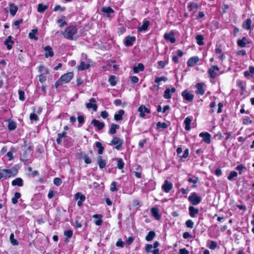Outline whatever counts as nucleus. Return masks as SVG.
I'll list each match as a JSON object with an SVG mask.
<instances>
[{"mask_svg": "<svg viewBox=\"0 0 254 254\" xmlns=\"http://www.w3.org/2000/svg\"><path fill=\"white\" fill-rule=\"evenodd\" d=\"M77 28L74 25H71L67 27L62 34L64 37L68 40H72L73 39V36L77 32Z\"/></svg>", "mask_w": 254, "mask_h": 254, "instance_id": "1", "label": "nucleus"}, {"mask_svg": "<svg viewBox=\"0 0 254 254\" xmlns=\"http://www.w3.org/2000/svg\"><path fill=\"white\" fill-rule=\"evenodd\" d=\"M188 200L192 205H196L201 202V198L196 193L193 192L189 196Z\"/></svg>", "mask_w": 254, "mask_h": 254, "instance_id": "2", "label": "nucleus"}, {"mask_svg": "<svg viewBox=\"0 0 254 254\" xmlns=\"http://www.w3.org/2000/svg\"><path fill=\"white\" fill-rule=\"evenodd\" d=\"M123 144V140L117 136H114L110 143V145H116L115 148L117 150H120Z\"/></svg>", "mask_w": 254, "mask_h": 254, "instance_id": "3", "label": "nucleus"}, {"mask_svg": "<svg viewBox=\"0 0 254 254\" xmlns=\"http://www.w3.org/2000/svg\"><path fill=\"white\" fill-rule=\"evenodd\" d=\"M219 70V68L216 65H212L208 70V73L210 77L211 78H215L217 76L216 71Z\"/></svg>", "mask_w": 254, "mask_h": 254, "instance_id": "4", "label": "nucleus"}, {"mask_svg": "<svg viewBox=\"0 0 254 254\" xmlns=\"http://www.w3.org/2000/svg\"><path fill=\"white\" fill-rule=\"evenodd\" d=\"M182 96L184 99L189 102L192 101L194 96L190 92L185 90L182 92Z\"/></svg>", "mask_w": 254, "mask_h": 254, "instance_id": "5", "label": "nucleus"}, {"mask_svg": "<svg viewBox=\"0 0 254 254\" xmlns=\"http://www.w3.org/2000/svg\"><path fill=\"white\" fill-rule=\"evenodd\" d=\"M174 35V33L172 31L169 33H165L164 35V38L166 40L170 41L171 43H174L176 42V38Z\"/></svg>", "mask_w": 254, "mask_h": 254, "instance_id": "6", "label": "nucleus"}, {"mask_svg": "<svg viewBox=\"0 0 254 254\" xmlns=\"http://www.w3.org/2000/svg\"><path fill=\"white\" fill-rule=\"evenodd\" d=\"M138 111L139 113L140 117L141 118L144 117L145 113L149 114L150 113V110L142 105L138 107Z\"/></svg>", "mask_w": 254, "mask_h": 254, "instance_id": "7", "label": "nucleus"}, {"mask_svg": "<svg viewBox=\"0 0 254 254\" xmlns=\"http://www.w3.org/2000/svg\"><path fill=\"white\" fill-rule=\"evenodd\" d=\"M89 103H86V107L87 109H92L94 111H96L97 109V106L95 104V99L94 98H91L89 100Z\"/></svg>", "mask_w": 254, "mask_h": 254, "instance_id": "8", "label": "nucleus"}, {"mask_svg": "<svg viewBox=\"0 0 254 254\" xmlns=\"http://www.w3.org/2000/svg\"><path fill=\"white\" fill-rule=\"evenodd\" d=\"M172 188L173 184L167 180H165L162 186V189L166 193H168Z\"/></svg>", "mask_w": 254, "mask_h": 254, "instance_id": "9", "label": "nucleus"}, {"mask_svg": "<svg viewBox=\"0 0 254 254\" xmlns=\"http://www.w3.org/2000/svg\"><path fill=\"white\" fill-rule=\"evenodd\" d=\"M73 76L72 72H68L63 75L60 78L64 83H67L72 78Z\"/></svg>", "mask_w": 254, "mask_h": 254, "instance_id": "10", "label": "nucleus"}, {"mask_svg": "<svg viewBox=\"0 0 254 254\" xmlns=\"http://www.w3.org/2000/svg\"><path fill=\"white\" fill-rule=\"evenodd\" d=\"M199 136L202 137L203 141L205 143L209 144L211 142V135L206 132H201L199 134Z\"/></svg>", "mask_w": 254, "mask_h": 254, "instance_id": "11", "label": "nucleus"}, {"mask_svg": "<svg viewBox=\"0 0 254 254\" xmlns=\"http://www.w3.org/2000/svg\"><path fill=\"white\" fill-rule=\"evenodd\" d=\"M204 83H197L196 84V90L195 91L197 94L202 95L204 94L205 91L203 89Z\"/></svg>", "mask_w": 254, "mask_h": 254, "instance_id": "12", "label": "nucleus"}, {"mask_svg": "<svg viewBox=\"0 0 254 254\" xmlns=\"http://www.w3.org/2000/svg\"><path fill=\"white\" fill-rule=\"evenodd\" d=\"M91 124H92L94 127H96L99 130L102 129L105 126L104 123L100 122L96 119H93L92 121Z\"/></svg>", "mask_w": 254, "mask_h": 254, "instance_id": "13", "label": "nucleus"}, {"mask_svg": "<svg viewBox=\"0 0 254 254\" xmlns=\"http://www.w3.org/2000/svg\"><path fill=\"white\" fill-rule=\"evenodd\" d=\"M189 214L191 217H195L199 212V210L197 208H195L192 206L189 207Z\"/></svg>", "mask_w": 254, "mask_h": 254, "instance_id": "14", "label": "nucleus"}, {"mask_svg": "<svg viewBox=\"0 0 254 254\" xmlns=\"http://www.w3.org/2000/svg\"><path fill=\"white\" fill-rule=\"evenodd\" d=\"M251 43V42L248 41L247 39L245 37H243L241 39H238L237 40L238 45L241 48L245 47L247 44Z\"/></svg>", "mask_w": 254, "mask_h": 254, "instance_id": "15", "label": "nucleus"}, {"mask_svg": "<svg viewBox=\"0 0 254 254\" xmlns=\"http://www.w3.org/2000/svg\"><path fill=\"white\" fill-rule=\"evenodd\" d=\"M135 39V37L134 36H127L126 38L125 44L127 47L131 46L133 45Z\"/></svg>", "mask_w": 254, "mask_h": 254, "instance_id": "16", "label": "nucleus"}, {"mask_svg": "<svg viewBox=\"0 0 254 254\" xmlns=\"http://www.w3.org/2000/svg\"><path fill=\"white\" fill-rule=\"evenodd\" d=\"M198 60L199 59L197 57H192L188 61L187 65L190 67L193 66L197 63Z\"/></svg>", "mask_w": 254, "mask_h": 254, "instance_id": "17", "label": "nucleus"}, {"mask_svg": "<svg viewBox=\"0 0 254 254\" xmlns=\"http://www.w3.org/2000/svg\"><path fill=\"white\" fill-rule=\"evenodd\" d=\"M90 65L89 63L83 61H81L79 65L77 66V69L79 70H83L89 68Z\"/></svg>", "mask_w": 254, "mask_h": 254, "instance_id": "18", "label": "nucleus"}, {"mask_svg": "<svg viewBox=\"0 0 254 254\" xmlns=\"http://www.w3.org/2000/svg\"><path fill=\"white\" fill-rule=\"evenodd\" d=\"M14 44V41L12 40V37L9 36L4 42V44L6 46L7 49L9 50L12 48V45Z\"/></svg>", "mask_w": 254, "mask_h": 254, "instance_id": "19", "label": "nucleus"}, {"mask_svg": "<svg viewBox=\"0 0 254 254\" xmlns=\"http://www.w3.org/2000/svg\"><path fill=\"white\" fill-rule=\"evenodd\" d=\"M44 50L45 51V57L46 58L52 57L54 56V53L52 51V48L47 46L45 47Z\"/></svg>", "mask_w": 254, "mask_h": 254, "instance_id": "20", "label": "nucleus"}, {"mask_svg": "<svg viewBox=\"0 0 254 254\" xmlns=\"http://www.w3.org/2000/svg\"><path fill=\"white\" fill-rule=\"evenodd\" d=\"M9 6L10 14L12 16H14L18 10L17 6L13 3H10Z\"/></svg>", "mask_w": 254, "mask_h": 254, "instance_id": "21", "label": "nucleus"}, {"mask_svg": "<svg viewBox=\"0 0 254 254\" xmlns=\"http://www.w3.org/2000/svg\"><path fill=\"white\" fill-rule=\"evenodd\" d=\"M97 161L100 169H103L105 167L106 165V161L103 159L102 156H98L97 159Z\"/></svg>", "mask_w": 254, "mask_h": 254, "instance_id": "22", "label": "nucleus"}, {"mask_svg": "<svg viewBox=\"0 0 254 254\" xmlns=\"http://www.w3.org/2000/svg\"><path fill=\"white\" fill-rule=\"evenodd\" d=\"M8 123L7 127L8 130L11 131L14 130L17 127V124L11 120H7Z\"/></svg>", "mask_w": 254, "mask_h": 254, "instance_id": "23", "label": "nucleus"}, {"mask_svg": "<svg viewBox=\"0 0 254 254\" xmlns=\"http://www.w3.org/2000/svg\"><path fill=\"white\" fill-rule=\"evenodd\" d=\"M125 114V111L123 110H120L119 111L117 114H115L114 115V119L117 121H121L123 119V116Z\"/></svg>", "mask_w": 254, "mask_h": 254, "instance_id": "24", "label": "nucleus"}, {"mask_svg": "<svg viewBox=\"0 0 254 254\" xmlns=\"http://www.w3.org/2000/svg\"><path fill=\"white\" fill-rule=\"evenodd\" d=\"M158 211L159 210L158 208L153 207L151 209V214L156 220H159L160 219V215L159 214Z\"/></svg>", "mask_w": 254, "mask_h": 254, "instance_id": "25", "label": "nucleus"}, {"mask_svg": "<svg viewBox=\"0 0 254 254\" xmlns=\"http://www.w3.org/2000/svg\"><path fill=\"white\" fill-rule=\"evenodd\" d=\"M150 22L149 21H145L143 22L141 26L138 27V31L139 32L145 31L147 30Z\"/></svg>", "mask_w": 254, "mask_h": 254, "instance_id": "26", "label": "nucleus"}, {"mask_svg": "<svg viewBox=\"0 0 254 254\" xmlns=\"http://www.w3.org/2000/svg\"><path fill=\"white\" fill-rule=\"evenodd\" d=\"M11 184L12 186H18L22 187L23 185V180L20 178H17L12 181Z\"/></svg>", "mask_w": 254, "mask_h": 254, "instance_id": "27", "label": "nucleus"}, {"mask_svg": "<svg viewBox=\"0 0 254 254\" xmlns=\"http://www.w3.org/2000/svg\"><path fill=\"white\" fill-rule=\"evenodd\" d=\"M101 11L106 14L107 17H109L111 13L114 12V10L110 7H104L102 8Z\"/></svg>", "mask_w": 254, "mask_h": 254, "instance_id": "28", "label": "nucleus"}, {"mask_svg": "<svg viewBox=\"0 0 254 254\" xmlns=\"http://www.w3.org/2000/svg\"><path fill=\"white\" fill-rule=\"evenodd\" d=\"M252 24V20L250 19H246L243 23L242 27L243 28L250 30Z\"/></svg>", "mask_w": 254, "mask_h": 254, "instance_id": "29", "label": "nucleus"}, {"mask_svg": "<svg viewBox=\"0 0 254 254\" xmlns=\"http://www.w3.org/2000/svg\"><path fill=\"white\" fill-rule=\"evenodd\" d=\"M144 65L141 63L138 64L136 66L133 67V71L135 73H138L140 71H142L144 70Z\"/></svg>", "mask_w": 254, "mask_h": 254, "instance_id": "30", "label": "nucleus"}, {"mask_svg": "<svg viewBox=\"0 0 254 254\" xmlns=\"http://www.w3.org/2000/svg\"><path fill=\"white\" fill-rule=\"evenodd\" d=\"M191 122V119L189 117L186 118L184 121V124L185 125V129L186 130H190L191 128L190 123Z\"/></svg>", "mask_w": 254, "mask_h": 254, "instance_id": "31", "label": "nucleus"}, {"mask_svg": "<svg viewBox=\"0 0 254 254\" xmlns=\"http://www.w3.org/2000/svg\"><path fill=\"white\" fill-rule=\"evenodd\" d=\"M64 235L66 237L64 241L68 243L69 242L68 239L71 238L73 235L72 231L71 230H66L64 232Z\"/></svg>", "mask_w": 254, "mask_h": 254, "instance_id": "32", "label": "nucleus"}, {"mask_svg": "<svg viewBox=\"0 0 254 254\" xmlns=\"http://www.w3.org/2000/svg\"><path fill=\"white\" fill-rule=\"evenodd\" d=\"M38 30L36 29H33L31 32L29 33V37L31 39H34L35 40H38V37L35 35L37 34Z\"/></svg>", "mask_w": 254, "mask_h": 254, "instance_id": "33", "label": "nucleus"}, {"mask_svg": "<svg viewBox=\"0 0 254 254\" xmlns=\"http://www.w3.org/2000/svg\"><path fill=\"white\" fill-rule=\"evenodd\" d=\"M155 236V233L154 231H150L145 237L147 241H151Z\"/></svg>", "mask_w": 254, "mask_h": 254, "instance_id": "34", "label": "nucleus"}, {"mask_svg": "<svg viewBox=\"0 0 254 254\" xmlns=\"http://www.w3.org/2000/svg\"><path fill=\"white\" fill-rule=\"evenodd\" d=\"M120 127V126L118 125L112 124L111 126V128L110 129V133L111 134H114L116 133V130L117 129H119Z\"/></svg>", "mask_w": 254, "mask_h": 254, "instance_id": "35", "label": "nucleus"}, {"mask_svg": "<svg viewBox=\"0 0 254 254\" xmlns=\"http://www.w3.org/2000/svg\"><path fill=\"white\" fill-rule=\"evenodd\" d=\"M95 145L96 147L98 148V153L100 155L102 154L104 149V147L102 146L101 143L100 142H96Z\"/></svg>", "mask_w": 254, "mask_h": 254, "instance_id": "36", "label": "nucleus"}, {"mask_svg": "<svg viewBox=\"0 0 254 254\" xmlns=\"http://www.w3.org/2000/svg\"><path fill=\"white\" fill-rule=\"evenodd\" d=\"M48 8V5H43V4L40 3L38 5L37 10L39 12L42 13L45 11Z\"/></svg>", "mask_w": 254, "mask_h": 254, "instance_id": "37", "label": "nucleus"}, {"mask_svg": "<svg viewBox=\"0 0 254 254\" xmlns=\"http://www.w3.org/2000/svg\"><path fill=\"white\" fill-rule=\"evenodd\" d=\"M172 97V93L170 89L166 88L164 93V98L166 99H170Z\"/></svg>", "mask_w": 254, "mask_h": 254, "instance_id": "38", "label": "nucleus"}, {"mask_svg": "<svg viewBox=\"0 0 254 254\" xmlns=\"http://www.w3.org/2000/svg\"><path fill=\"white\" fill-rule=\"evenodd\" d=\"M21 197V194L19 192H16L14 193V196L12 198L11 201L13 204H16L18 202L17 199Z\"/></svg>", "mask_w": 254, "mask_h": 254, "instance_id": "39", "label": "nucleus"}, {"mask_svg": "<svg viewBox=\"0 0 254 254\" xmlns=\"http://www.w3.org/2000/svg\"><path fill=\"white\" fill-rule=\"evenodd\" d=\"M75 198L76 200H81L84 201L85 199V196L80 192H77L75 194Z\"/></svg>", "mask_w": 254, "mask_h": 254, "instance_id": "40", "label": "nucleus"}, {"mask_svg": "<svg viewBox=\"0 0 254 254\" xmlns=\"http://www.w3.org/2000/svg\"><path fill=\"white\" fill-rule=\"evenodd\" d=\"M252 120L248 116H245L243 118V124L245 125L251 124L252 123Z\"/></svg>", "mask_w": 254, "mask_h": 254, "instance_id": "41", "label": "nucleus"}, {"mask_svg": "<svg viewBox=\"0 0 254 254\" xmlns=\"http://www.w3.org/2000/svg\"><path fill=\"white\" fill-rule=\"evenodd\" d=\"M14 235L13 233H11L9 237V239L11 244L13 246H16L18 245V242L14 239Z\"/></svg>", "mask_w": 254, "mask_h": 254, "instance_id": "42", "label": "nucleus"}, {"mask_svg": "<svg viewBox=\"0 0 254 254\" xmlns=\"http://www.w3.org/2000/svg\"><path fill=\"white\" fill-rule=\"evenodd\" d=\"M117 167L119 169H122L124 166V163L123 161V159L121 158H117Z\"/></svg>", "mask_w": 254, "mask_h": 254, "instance_id": "43", "label": "nucleus"}, {"mask_svg": "<svg viewBox=\"0 0 254 254\" xmlns=\"http://www.w3.org/2000/svg\"><path fill=\"white\" fill-rule=\"evenodd\" d=\"M196 40L197 41V43L198 45L201 46L203 45L204 43L203 42V37L201 35H198L196 36Z\"/></svg>", "mask_w": 254, "mask_h": 254, "instance_id": "44", "label": "nucleus"}, {"mask_svg": "<svg viewBox=\"0 0 254 254\" xmlns=\"http://www.w3.org/2000/svg\"><path fill=\"white\" fill-rule=\"evenodd\" d=\"M109 82L111 86H115L117 83L116 76L115 75H111L109 78Z\"/></svg>", "mask_w": 254, "mask_h": 254, "instance_id": "45", "label": "nucleus"}, {"mask_svg": "<svg viewBox=\"0 0 254 254\" xmlns=\"http://www.w3.org/2000/svg\"><path fill=\"white\" fill-rule=\"evenodd\" d=\"M94 218H99V219L95 221V224L97 226H100L102 224V221L101 220V215L98 214H95L93 216Z\"/></svg>", "mask_w": 254, "mask_h": 254, "instance_id": "46", "label": "nucleus"}, {"mask_svg": "<svg viewBox=\"0 0 254 254\" xmlns=\"http://www.w3.org/2000/svg\"><path fill=\"white\" fill-rule=\"evenodd\" d=\"M156 126L157 128H162L165 129L168 127V125L166 123H161L160 122L157 123Z\"/></svg>", "mask_w": 254, "mask_h": 254, "instance_id": "47", "label": "nucleus"}, {"mask_svg": "<svg viewBox=\"0 0 254 254\" xmlns=\"http://www.w3.org/2000/svg\"><path fill=\"white\" fill-rule=\"evenodd\" d=\"M238 176V174L235 171H231L228 176V179L230 181H232L234 178H236Z\"/></svg>", "mask_w": 254, "mask_h": 254, "instance_id": "48", "label": "nucleus"}, {"mask_svg": "<svg viewBox=\"0 0 254 254\" xmlns=\"http://www.w3.org/2000/svg\"><path fill=\"white\" fill-rule=\"evenodd\" d=\"M19 99L20 101H23L25 100V93L24 92L19 90L18 91Z\"/></svg>", "mask_w": 254, "mask_h": 254, "instance_id": "49", "label": "nucleus"}, {"mask_svg": "<svg viewBox=\"0 0 254 254\" xmlns=\"http://www.w3.org/2000/svg\"><path fill=\"white\" fill-rule=\"evenodd\" d=\"M236 169L239 172V174H242V171L245 169L246 170V167L243 165V164H240V165H238L236 167Z\"/></svg>", "mask_w": 254, "mask_h": 254, "instance_id": "50", "label": "nucleus"}, {"mask_svg": "<svg viewBox=\"0 0 254 254\" xmlns=\"http://www.w3.org/2000/svg\"><path fill=\"white\" fill-rule=\"evenodd\" d=\"M29 118L31 121H37L39 120L38 116L35 113L30 114Z\"/></svg>", "mask_w": 254, "mask_h": 254, "instance_id": "51", "label": "nucleus"}, {"mask_svg": "<svg viewBox=\"0 0 254 254\" xmlns=\"http://www.w3.org/2000/svg\"><path fill=\"white\" fill-rule=\"evenodd\" d=\"M153 248V246L151 244H146L145 246V251L147 253H152L151 249Z\"/></svg>", "mask_w": 254, "mask_h": 254, "instance_id": "52", "label": "nucleus"}, {"mask_svg": "<svg viewBox=\"0 0 254 254\" xmlns=\"http://www.w3.org/2000/svg\"><path fill=\"white\" fill-rule=\"evenodd\" d=\"M186 225L188 228H192L194 223L191 220H188L186 222Z\"/></svg>", "mask_w": 254, "mask_h": 254, "instance_id": "53", "label": "nucleus"}, {"mask_svg": "<svg viewBox=\"0 0 254 254\" xmlns=\"http://www.w3.org/2000/svg\"><path fill=\"white\" fill-rule=\"evenodd\" d=\"M117 183L115 181L113 182L111 184V187L110 188V190L112 192L117 191L118 190L117 188Z\"/></svg>", "mask_w": 254, "mask_h": 254, "instance_id": "54", "label": "nucleus"}, {"mask_svg": "<svg viewBox=\"0 0 254 254\" xmlns=\"http://www.w3.org/2000/svg\"><path fill=\"white\" fill-rule=\"evenodd\" d=\"M167 80V78L165 77H157L155 79V82L157 83H159L161 81H166Z\"/></svg>", "mask_w": 254, "mask_h": 254, "instance_id": "55", "label": "nucleus"}, {"mask_svg": "<svg viewBox=\"0 0 254 254\" xmlns=\"http://www.w3.org/2000/svg\"><path fill=\"white\" fill-rule=\"evenodd\" d=\"M62 183V180L59 178H55L54 180V184L57 186H60Z\"/></svg>", "mask_w": 254, "mask_h": 254, "instance_id": "56", "label": "nucleus"}, {"mask_svg": "<svg viewBox=\"0 0 254 254\" xmlns=\"http://www.w3.org/2000/svg\"><path fill=\"white\" fill-rule=\"evenodd\" d=\"M116 245L117 247L123 248L124 246V242L122 240L121 238H120L117 242Z\"/></svg>", "mask_w": 254, "mask_h": 254, "instance_id": "57", "label": "nucleus"}, {"mask_svg": "<svg viewBox=\"0 0 254 254\" xmlns=\"http://www.w3.org/2000/svg\"><path fill=\"white\" fill-rule=\"evenodd\" d=\"M217 246V243L215 241H211L209 244V248L210 249L214 250L216 248Z\"/></svg>", "mask_w": 254, "mask_h": 254, "instance_id": "58", "label": "nucleus"}, {"mask_svg": "<svg viewBox=\"0 0 254 254\" xmlns=\"http://www.w3.org/2000/svg\"><path fill=\"white\" fill-rule=\"evenodd\" d=\"M77 120H78V122L79 123V124H80V125H78V127H80L82 126V125L84 123V117L83 116H79L78 117H77Z\"/></svg>", "mask_w": 254, "mask_h": 254, "instance_id": "59", "label": "nucleus"}, {"mask_svg": "<svg viewBox=\"0 0 254 254\" xmlns=\"http://www.w3.org/2000/svg\"><path fill=\"white\" fill-rule=\"evenodd\" d=\"M198 181V178H197V177H193V179L192 178H189L188 180V181L189 182V183H192L194 184H196V183H197Z\"/></svg>", "mask_w": 254, "mask_h": 254, "instance_id": "60", "label": "nucleus"}, {"mask_svg": "<svg viewBox=\"0 0 254 254\" xmlns=\"http://www.w3.org/2000/svg\"><path fill=\"white\" fill-rule=\"evenodd\" d=\"M189 7L190 10H196L198 8V5L195 3H191L190 4Z\"/></svg>", "mask_w": 254, "mask_h": 254, "instance_id": "61", "label": "nucleus"}, {"mask_svg": "<svg viewBox=\"0 0 254 254\" xmlns=\"http://www.w3.org/2000/svg\"><path fill=\"white\" fill-rule=\"evenodd\" d=\"M189 149H188V148L186 149L184 152L183 155H182V156L180 155V156L182 158H186L187 157H188V156L189 155Z\"/></svg>", "mask_w": 254, "mask_h": 254, "instance_id": "62", "label": "nucleus"}, {"mask_svg": "<svg viewBox=\"0 0 254 254\" xmlns=\"http://www.w3.org/2000/svg\"><path fill=\"white\" fill-rule=\"evenodd\" d=\"M189 252L186 248L179 250V254H189Z\"/></svg>", "mask_w": 254, "mask_h": 254, "instance_id": "63", "label": "nucleus"}, {"mask_svg": "<svg viewBox=\"0 0 254 254\" xmlns=\"http://www.w3.org/2000/svg\"><path fill=\"white\" fill-rule=\"evenodd\" d=\"M249 72L251 73V77H254V67L252 66H250L249 67V70H248Z\"/></svg>", "mask_w": 254, "mask_h": 254, "instance_id": "64", "label": "nucleus"}]
</instances>
